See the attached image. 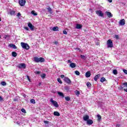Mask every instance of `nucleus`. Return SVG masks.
I'll return each instance as SVG.
<instances>
[{
    "label": "nucleus",
    "instance_id": "obj_1",
    "mask_svg": "<svg viewBox=\"0 0 127 127\" xmlns=\"http://www.w3.org/2000/svg\"><path fill=\"white\" fill-rule=\"evenodd\" d=\"M21 46L23 49H26V50H28V49L30 48V47H29V45H28L27 43L23 42L21 43Z\"/></svg>",
    "mask_w": 127,
    "mask_h": 127
},
{
    "label": "nucleus",
    "instance_id": "obj_2",
    "mask_svg": "<svg viewBox=\"0 0 127 127\" xmlns=\"http://www.w3.org/2000/svg\"><path fill=\"white\" fill-rule=\"evenodd\" d=\"M107 48H112L114 47V45L113 44V41L111 39H109L107 41Z\"/></svg>",
    "mask_w": 127,
    "mask_h": 127
},
{
    "label": "nucleus",
    "instance_id": "obj_3",
    "mask_svg": "<svg viewBox=\"0 0 127 127\" xmlns=\"http://www.w3.org/2000/svg\"><path fill=\"white\" fill-rule=\"evenodd\" d=\"M50 102L51 103H52V104H53V106H54V107H55L56 108H58V107H59V105H58V103L53 100V98H51Z\"/></svg>",
    "mask_w": 127,
    "mask_h": 127
},
{
    "label": "nucleus",
    "instance_id": "obj_4",
    "mask_svg": "<svg viewBox=\"0 0 127 127\" xmlns=\"http://www.w3.org/2000/svg\"><path fill=\"white\" fill-rule=\"evenodd\" d=\"M96 13L97 14L98 16H101L103 17L104 16V13L102 12V10H97L96 11Z\"/></svg>",
    "mask_w": 127,
    "mask_h": 127
},
{
    "label": "nucleus",
    "instance_id": "obj_5",
    "mask_svg": "<svg viewBox=\"0 0 127 127\" xmlns=\"http://www.w3.org/2000/svg\"><path fill=\"white\" fill-rule=\"evenodd\" d=\"M26 2V1L25 0H19V3L20 6H24V5H25Z\"/></svg>",
    "mask_w": 127,
    "mask_h": 127
},
{
    "label": "nucleus",
    "instance_id": "obj_6",
    "mask_svg": "<svg viewBox=\"0 0 127 127\" xmlns=\"http://www.w3.org/2000/svg\"><path fill=\"white\" fill-rule=\"evenodd\" d=\"M18 68L20 69L23 68L25 69L26 68V65L25 64H20L18 65Z\"/></svg>",
    "mask_w": 127,
    "mask_h": 127
},
{
    "label": "nucleus",
    "instance_id": "obj_7",
    "mask_svg": "<svg viewBox=\"0 0 127 127\" xmlns=\"http://www.w3.org/2000/svg\"><path fill=\"white\" fill-rule=\"evenodd\" d=\"M119 24L121 26L125 25V24H126V20H125V19L120 20V21H119Z\"/></svg>",
    "mask_w": 127,
    "mask_h": 127
},
{
    "label": "nucleus",
    "instance_id": "obj_8",
    "mask_svg": "<svg viewBox=\"0 0 127 127\" xmlns=\"http://www.w3.org/2000/svg\"><path fill=\"white\" fill-rule=\"evenodd\" d=\"M28 26L30 28L31 30H34V26L31 24V23L29 22L28 24Z\"/></svg>",
    "mask_w": 127,
    "mask_h": 127
},
{
    "label": "nucleus",
    "instance_id": "obj_9",
    "mask_svg": "<svg viewBox=\"0 0 127 127\" xmlns=\"http://www.w3.org/2000/svg\"><path fill=\"white\" fill-rule=\"evenodd\" d=\"M64 82H66L67 84H71V80L69 79L68 77H64Z\"/></svg>",
    "mask_w": 127,
    "mask_h": 127
},
{
    "label": "nucleus",
    "instance_id": "obj_10",
    "mask_svg": "<svg viewBox=\"0 0 127 127\" xmlns=\"http://www.w3.org/2000/svg\"><path fill=\"white\" fill-rule=\"evenodd\" d=\"M106 13L108 16V17H109V18H111V17H113V14H112V13H111V12H106Z\"/></svg>",
    "mask_w": 127,
    "mask_h": 127
},
{
    "label": "nucleus",
    "instance_id": "obj_11",
    "mask_svg": "<svg viewBox=\"0 0 127 127\" xmlns=\"http://www.w3.org/2000/svg\"><path fill=\"white\" fill-rule=\"evenodd\" d=\"M9 47H10L11 48H13V49H16L17 48L16 46H15V45H14L13 44H9Z\"/></svg>",
    "mask_w": 127,
    "mask_h": 127
},
{
    "label": "nucleus",
    "instance_id": "obj_12",
    "mask_svg": "<svg viewBox=\"0 0 127 127\" xmlns=\"http://www.w3.org/2000/svg\"><path fill=\"white\" fill-rule=\"evenodd\" d=\"M93 122L92 121V120L91 119H89L87 122L86 124L87 125H88V126H91V125H92L93 124Z\"/></svg>",
    "mask_w": 127,
    "mask_h": 127
},
{
    "label": "nucleus",
    "instance_id": "obj_13",
    "mask_svg": "<svg viewBox=\"0 0 127 127\" xmlns=\"http://www.w3.org/2000/svg\"><path fill=\"white\" fill-rule=\"evenodd\" d=\"M85 76L86 78H89V77L91 76V71H88L87 72H86L85 73Z\"/></svg>",
    "mask_w": 127,
    "mask_h": 127
},
{
    "label": "nucleus",
    "instance_id": "obj_14",
    "mask_svg": "<svg viewBox=\"0 0 127 127\" xmlns=\"http://www.w3.org/2000/svg\"><path fill=\"white\" fill-rule=\"evenodd\" d=\"M69 66L71 68H75V67H76V64H75L74 63H70L69 64Z\"/></svg>",
    "mask_w": 127,
    "mask_h": 127
},
{
    "label": "nucleus",
    "instance_id": "obj_15",
    "mask_svg": "<svg viewBox=\"0 0 127 127\" xmlns=\"http://www.w3.org/2000/svg\"><path fill=\"white\" fill-rule=\"evenodd\" d=\"M101 74H98L96 75H95V76L94 77V80L95 81H98V79H99V77H100Z\"/></svg>",
    "mask_w": 127,
    "mask_h": 127
},
{
    "label": "nucleus",
    "instance_id": "obj_16",
    "mask_svg": "<svg viewBox=\"0 0 127 127\" xmlns=\"http://www.w3.org/2000/svg\"><path fill=\"white\" fill-rule=\"evenodd\" d=\"M47 10H48V11L49 12H50V13L51 14H52V13H53V12H52V9L51 8V7H50V6H49L48 8H47Z\"/></svg>",
    "mask_w": 127,
    "mask_h": 127
},
{
    "label": "nucleus",
    "instance_id": "obj_17",
    "mask_svg": "<svg viewBox=\"0 0 127 127\" xmlns=\"http://www.w3.org/2000/svg\"><path fill=\"white\" fill-rule=\"evenodd\" d=\"M75 28H76V29H81V28H82V25L79 24H76Z\"/></svg>",
    "mask_w": 127,
    "mask_h": 127
},
{
    "label": "nucleus",
    "instance_id": "obj_18",
    "mask_svg": "<svg viewBox=\"0 0 127 127\" xmlns=\"http://www.w3.org/2000/svg\"><path fill=\"white\" fill-rule=\"evenodd\" d=\"M83 120H84V121H85V122H87L88 120H89V116L86 115L85 116H84V117H83Z\"/></svg>",
    "mask_w": 127,
    "mask_h": 127
},
{
    "label": "nucleus",
    "instance_id": "obj_19",
    "mask_svg": "<svg viewBox=\"0 0 127 127\" xmlns=\"http://www.w3.org/2000/svg\"><path fill=\"white\" fill-rule=\"evenodd\" d=\"M54 116H56L57 117H60V113H59V112H58L57 111H55L54 112Z\"/></svg>",
    "mask_w": 127,
    "mask_h": 127
},
{
    "label": "nucleus",
    "instance_id": "obj_20",
    "mask_svg": "<svg viewBox=\"0 0 127 127\" xmlns=\"http://www.w3.org/2000/svg\"><path fill=\"white\" fill-rule=\"evenodd\" d=\"M45 61V60L43 58H39V62L43 63Z\"/></svg>",
    "mask_w": 127,
    "mask_h": 127
},
{
    "label": "nucleus",
    "instance_id": "obj_21",
    "mask_svg": "<svg viewBox=\"0 0 127 127\" xmlns=\"http://www.w3.org/2000/svg\"><path fill=\"white\" fill-rule=\"evenodd\" d=\"M58 94L60 97H62L63 98H64V94L63 93L61 92H58Z\"/></svg>",
    "mask_w": 127,
    "mask_h": 127
},
{
    "label": "nucleus",
    "instance_id": "obj_22",
    "mask_svg": "<svg viewBox=\"0 0 127 127\" xmlns=\"http://www.w3.org/2000/svg\"><path fill=\"white\" fill-rule=\"evenodd\" d=\"M12 56L13 57H16V56H17V53H16V52H12Z\"/></svg>",
    "mask_w": 127,
    "mask_h": 127
},
{
    "label": "nucleus",
    "instance_id": "obj_23",
    "mask_svg": "<svg viewBox=\"0 0 127 127\" xmlns=\"http://www.w3.org/2000/svg\"><path fill=\"white\" fill-rule=\"evenodd\" d=\"M80 58H81V59H83V60H86V59H87V57L86 56H84V55H80Z\"/></svg>",
    "mask_w": 127,
    "mask_h": 127
},
{
    "label": "nucleus",
    "instance_id": "obj_24",
    "mask_svg": "<svg viewBox=\"0 0 127 127\" xmlns=\"http://www.w3.org/2000/svg\"><path fill=\"white\" fill-rule=\"evenodd\" d=\"M53 31H58V27H57V26L54 27L53 28Z\"/></svg>",
    "mask_w": 127,
    "mask_h": 127
},
{
    "label": "nucleus",
    "instance_id": "obj_25",
    "mask_svg": "<svg viewBox=\"0 0 127 127\" xmlns=\"http://www.w3.org/2000/svg\"><path fill=\"white\" fill-rule=\"evenodd\" d=\"M105 81H106V78L105 77H102L100 79V82H101V83H104Z\"/></svg>",
    "mask_w": 127,
    "mask_h": 127
},
{
    "label": "nucleus",
    "instance_id": "obj_26",
    "mask_svg": "<svg viewBox=\"0 0 127 127\" xmlns=\"http://www.w3.org/2000/svg\"><path fill=\"white\" fill-rule=\"evenodd\" d=\"M10 14L11 15H14V14H15V11H13V10H11L10 11Z\"/></svg>",
    "mask_w": 127,
    "mask_h": 127
},
{
    "label": "nucleus",
    "instance_id": "obj_27",
    "mask_svg": "<svg viewBox=\"0 0 127 127\" xmlns=\"http://www.w3.org/2000/svg\"><path fill=\"white\" fill-rule=\"evenodd\" d=\"M34 61L35 62H37V63L39 62V58L35 57L34 58Z\"/></svg>",
    "mask_w": 127,
    "mask_h": 127
},
{
    "label": "nucleus",
    "instance_id": "obj_28",
    "mask_svg": "<svg viewBox=\"0 0 127 127\" xmlns=\"http://www.w3.org/2000/svg\"><path fill=\"white\" fill-rule=\"evenodd\" d=\"M0 84H1L2 86H6V82H5V81H2V82L0 83Z\"/></svg>",
    "mask_w": 127,
    "mask_h": 127
},
{
    "label": "nucleus",
    "instance_id": "obj_29",
    "mask_svg": "<svg viewBox=\"0 0 127 127\" xmlns=\"http://www.w3.org/2000/svg\"><path fill=\"white\" fill-rule=\"evenodd\" d=\"M74 93H75V94L76 95V96H79V95H80V91H78V90H75L74 91Z\"/></svg>",
    "mask_w": 127,
    "mask_h": 127
},
{
    "label": "nucleus",
    "instance_id": "obj_30",
    "mask_svg": "<svg viewBox=\"0 0 127 127\" xmlns=\"http://www.w3.org/2000/svg\"><path fill=\"white\" fill-rule=\"evenodd\" d=\"M113 73L114 74V75H117V74H118V70L117 69H114Z\"/></svg>",
    "mask_w": 127,
    "mask_h": 127
},
{
    "label": "nucleus",
    "instance_id": "obj_31",
    "mask_svg": "<svg viewBox=\"0 0 127 127\" xmlns=\"http://www.w3.org/2000/svg\"><path fill=\"white\" fill-rule=\"evenodd\" d=\"M31 13H32V14H33V15H37V13H35V11L34 10H32Z\"/></svg>",
    "mask_w": 127,
    "mask_h": 127
},
{
    "label": "nucleus",
    "instance_id": "obj_32",
    "mask_svg": "<svg viewBox=\"0 0 127 127\" xmlns=\"http://www.w3.org/2000/svg\"><path fill=\"white\" fill-rule=\"evenodd\" d=\"M30 102L31 103V104H35V100L32 99L30 100Z\"/></svg>",
    "mask_w": 127,
    "mask_h": 127
},
{
    "label": "nucleus",
    "instance_id": "obj_33",
    "mask_svg": "<svg viewBox=\"0 0 127 127\" xmlns=\"http://www.w3.org/2000/svg\"><path fill=\"white\" fill-rule=\"evenodd\" d=\"M75 74L76 75H77V76H79L80 75V72H79L78 71L76 70L75 71Z\"/></svg>",
    "mask_w": 127,
    "mask_h": 127
},
{
    "label": "nucleus",
    "instance_id": "obj_34",
    "mask_svg": "<svg viewBox=\"0 0 127 127\" xmlns=\"http://www.w3.org/2000/svg\"><path fill=\"white\" fill-rule=\"evenodd\" d=\"M65 100H66L67 101H70V98L68 96H66L65 97Z\"/></svg>",
    "mask_w": 127,
    "mask_h": 127
},
{
    "label": "nucleus",
    "instance_id": "obj_35",
    "mask_svg": "<svg viewBox=\"0 0 127 127\" xmlns=\"http://www.w3.org/2000/svg\"><path fill=\"white\" fill-rule=\"evenodd\" d=\"M97 118L98 121H101V120L102 119V117H101L100 115H97Z\"/></svg>",
    "mask_w": 127,
    "mask_h": 127
},
{
    "label": "nucleus",
    "instance_id": "obj_36",
    "mask_svg": "<svg viewBox=\"0 0 127 127\" xmlns=\"http://www.w3.org/2000/svg\"><path fill=\"white\" fill-rule=\"evenodd\" d=\"M86 86H87L88 88H90L91 87V83L87 82L86 84Z\"/></svg>",
    "mask_w": 127,
    "mask_h": 127
},
{
    "label": "nucleus",
    "instance_id": "obj_37",
    "mask_svg": "<svg viewBox=\"0 0 127 127\" xmlns=\"http://www.w3.org/2000/svg\"><path fill=\"white\" fill-rule=\"evenodd\" d=\"M21 111L22 113H24V114H26V111H25V109L22 108Z\"/></svg>",
    "mask_w": 127,
    "mask_h": 127
},
{
    "label": "nucleus",
    "instance_id": "obj_38",
    "mask_svg": "<svg viewBox=\"0 0 127 127\" xmlns=\"http://www.w3.org/2000/svg\"><path fill=\"white\" fill-rule=\"evenodd\" d=\"M58 82H59V83H60V84H62V81H61V79L60 78H58Z\"/></svg>",
    "mask_w": 127,
    "mask_h": 127
},
{
    "label": "nucleus",
    "instance_id": "obj_39",
    "mask_svg": "<svg viewBox=\"0 0 127 127\" xmlns=\"http://www.w3.org/2000/svg\"><path fill=\"white\" fill-rule=\"evenodd\" d=\"M114 38H116V39H119L120 38V37H119V35H115Z\"/></svg>",
    "mask_w": 127,
    "mask_h": 127
},
{
    "label": "nucleus",
    "instance_id": "obj_40",
    "mask_svg": "<svg viewBox=\"0 0 127 127\" xmlns=\"http://www.w3.org/2000/svg\"><path fill=\"white\" fill-rule=\"evenodd\" d=\"M118 89L120 90V91H122L124 89V87L122 86H121L120 87H118Z\"/></svg>",
    "mask_w": 127,
    "mask_h": 127
},
{
    "label": "nucleus",
    "instance_id": "obj_41",
    "mask_svg": "<svg viewBox=\"0 0 127 127\" xmlns=\"http://www.w3.org/2000/svg\"><path fill=\"white\" fill-rule=\"evenodd\" d=\"M42 77V78H45V77H46V74L45 73H44L43 74L41 75V76Z\"/></svg>",
    "mask_w": 127,
    "mask_h": 127
},
{
    "label": "nucleus",
    "instance_id": "obj_42",
    "mask_svg": "<svg viewBox=\"0 0 127 127\" xmlns=\"http://www.w3.org/2000/svg\"><path fill=\"white\" fill-rule=\"evenodd\" d=\"M123 85H124V86H125V87H126L127 88V82H125V83H123Z\"/></svg>",
    "mask_w": 127,
    "mask_h": 127
},
{
    "label": "nucleus",
    "instance_id": "obj_43",
    "mask_svg": "<svg viewBox=\"0 0 127 127\" xmlns=\"http://www.w3.org/2000/svg\"><path fill=\"white\" fill-rule=\"evenodd\" d=\"M27 79H28V81H29V82H31V80H30V78H29V76L27 75Z\"/></svg>",
    "mask_w": 127,
    "mask_h": 127
},
{
    "label": "nucleus",
    "instance_id": "obj_44",
    "mask_svg": "<svg viewBox=\"0 0 127 127\" xmlns=\"http://www.w3.org/2000/svg\"><path fill=\"white\" fill-rule=\"evenodd\" d=\"M44 124H49V121H44Z\"/></svg>",
    "mask_w": 127,
    "mask_h": 127
},
{
    "label": "nucleus",
    "instance_id": "obj_45",
    "mask_svg": "<svg viewBox=\"0 0 127 127\" xmlns=\"http://www.w3.org/2000/svg\"><path fill=\"white\" fill-rule=\"evenodd\" d=\"M64 34H65V35H67V31L66 30L63 31Z\"/></svg>",
    "mask_w": 127,
    "mask_h": 127
},
{
    "label": "nucleus",
    "instance_id": "obj_46",
    "mask_svg": "<svg viewBox=\"0 0 127 127\" xmlns=\"http://www.w3.org/2000/svg\"><path fill=\"white\" fill-rule=\"evenodd\" d=\"M123 72H124V73H125V74H127V70H126V69H123Z\"/></svg>",
    "mask_w": 127,
    "mask_h": 127
},
{
    "label": "nucleus",
    "instance_id": "obj_47",
    "mask_svg": "<svg viewBox=\"0 0 127 127\" xmlns=\"http://www.w3.org/2000/svg\"><path fill=\"white\" fill-rule=\"evenodd\" d=\"M24 29H26V30H29V28H28V27H24Z\"/></svg>",
    "mask_w": 127,
    "mask_h": 127
},
{
    "label": "nucleus",
    "instance_id": "obj_48",
    "mask_svg": "<svg viewBox=\"0 0 127 127\" xmlns=\"http://www.w3.org/2000/svg\"><path fill=\"white\" fill-rule=\"evenodd\" d=\"M20 15H21V14H20V12H18L17 15V16H20Z\"/></svg>",
    "mask_w": 127,
    "mask_h": 127
},
{
    "label": "nucleus",
    "instance_id": "obj_49",
    "mask_svg": "<svg viewBox=\"0 0 127 127\" xmlns=\"http://www.w3.org/2000/svg\"><path fill=\"white\" fill-rule=\"evenodd\" d=\"M67 62H68V63H72V62H71V60H68L67 61Z\"/></svg>",
    "mask_w": 127,
    "mask_h": 127
},
{
    "label": "nucleus",
    "instance_id": "obj_50",
    "mask_svg": "<svg viewBox=\"0 0 127 127\" xmlns=\"http://www.w3.org/2000/svg\"><path fill=\"white\" fill-rule=\"evenodd\" d=\"M40 73H41L40 71H36V74H40Z\"/></svg>",
    "mask_w": 127,
    "mask_h": 127
},
{
    "label": "nucleus",
    "instance_id": "obj_51",
    "mask_svg": "<svg viewBox=\"0 0 127 127\" xmlns=\"http://www.w3.org/2000/svg\"><path fill=\"white\" fill-rule=\"evenodd\" d=\"M3 99H2V97L1 96H0V101H3Z\"/></svg>",
    "mask_w": 127,
    "mask_h": 127
},
{
    "label": "nucleus",
    "instance_id": "obj_52",
    "mask_svg": "<svg viewBox=\"0 0 127 127\" xmlns=\"http://www.w3.org/2000/svg\"><path fill=\"white\" fill-rule=\"evenodd\" d=\"M55 44H56V45H57V44H58V41H55Z\"/></svg>",
    "mask_w": 127,
    "mask_h": 127
},
{
    "label": "nucleus",
    "instance_id": "obj_53",
    "mask_svg": "<svg viewBox=\"0 0 127 127\" xmlns=\"http://www.w3.org/2000/svg\"><path fill=\"white\" fill-rule=\"evenodd\" d=\"M64 77H65V75H64V74H62V75L61 76V78H64Z\"/></svg>",
    "mask_w": 127,
    "mask_h": 127
},
{
    "label": "nucleus",
    "instance_id": "obj_54",
    "mask_svg": "<svg viewBox=\"0 0 127 127\" xmlns=\"http://www.w3.org/2000/svg\"><path fill=\"white\" fill-rule=\"evenodd\" d=\"M14 102H17V99H13Z\"/></svg>",
    "mask_w": 127,
    "mask_h": 127
},
{
    "label": "nucleus",
    "instance_id": "obj_55",
    "mask_svg": "<svg viewBox=\"0 0 127 127\" xmlns=\"http://www.w3.org/2000/svg\"><path fill=\"white\" fill-rule=\"evenodd\" d=\"M109 2H112L113 1V0H108Z\"/></svg>",
    "mask_w": 127,
    "mask_h": 127
},
{
    "label": "nucleus",
    "instance_id": "obj_56",
    "mask_svg": "<svg viewBox=\"0 0 127 127\" xmlns=\"http://www.w3.org/2000/svg\"><path fill=\"white\" fill-rule=\"evenodd\" d=\"M124 91H125V92H127V88H125V89H124Z\"/></svg>",
    "mask_w": 127,
    "mask_h": 127
},
{
    "label": "nucleus",
    "instance_id": "obj_57",
    "mask_svg": "<svg viewBox=\"0 0 127 127\" xmlns=\"http://www.w3.org/2000/svg\"><path fill=\"white\" fill-rule=\"evenodd\" d=\"M76 49H77V50H79L80 51H81V50H80V48H79L75 49V50H76Z\"/></svg>",
    "mask_w": 127,
    "mask_h": 127
},
{
    "label": "nucleus",
    "instance_id": "obj_58",
    "mask_svg": "<svg viewBox=\"0 0 127 127\" xmlns=\"http://www.w3.org/2000/svg\"><path fill=\"white\" fill-rule=\"evenodd\" d=\"M100 44L99 43H96V45H99Z\"/></svg>",
    "mask_w": 127,
    "mask_h": 127
},
{
    "label": "nucleus",
    "instance_id": "obj_59",
    "mask_svg": "<svg viewBox=\"0 0 127 127\" xmlns=\"http://www.w3.org/2000/svg\"><path fill=\"white\" fill-rule=\"evenodd\" d=\"M40 85H41V83H39V86H40Z\"/></svg>",
    "mask_w": 127,
    "mask_h": 127
},
{
    "label": "nucleus",
    "instance_id": "obj_60",
    "mask_svg": "<svg viewBox=\"0 0 127 127\" xmlns=\"http://www.w3.org/2000/svg\"><path fill=\"white\" fill-rule=\"evenodd\" d=\"M65 90H69V88H65Z\"/></svg>",
    "mask_w": 127,
    "mask_h": 127
},
{
    "label": "nucleus",
    "instance_id": "obj_61",
    "mask_svg": "<svg viewBox=\"0 0 127 127\" xmlns=\"http://www.w3.org/2000/svg\"><path fill=\"white\" fill-rule=\"evenodd\" d=\"M17 125H19V123H18V122H17Z\"/></svg>",
    "mask_w": 127,
    "mask_h": 127
},
{
    "label": "nucleus",
    "instance_id": "obj_62",
    "mask_svg": "<svg viewBox=\"0 0 127 127\" xmlns=\"http://www.w3.org/2000/svg\"><path fill=\"white\" fill-rule=\"evenodd\" d=\"M0 21H1V19L0 18Z\"/></svg>",
    "mask_w": 127,
    "mask_h": 127
},
{
    "label": "nucleus",
    "instance_id": "obj_63",
    "mask_svg": "<svg viewBox=\"0 0 127 127\" xmlns=\"http://www.w3.org/2000/svg\"><path fill=\"white\" fill-rule=\"evenodd\" d=\"M0 38H1V37H0Z\"/></svg>",
    "mask_w": 127,
    "mask_h": 127
}]
</instances>
